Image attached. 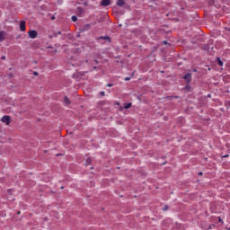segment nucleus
<instances>
[{"label":"nucleus","instance_id":"c9c22d12","mask_svg":"<svg viewBox=\"0 0 230 230\" xmlns=\"http://www.w3.org/2000/svg\"><path fill=\"white\" fill-rule=\"evenodd\" d=\"M229 230V229H228Z\"/></svg>","mask_w":230,"mask_h":230},{"label":"nucleus","instance_id":"1a4fd4ad","mask_svg":"<svg viewBox=\"0 0 230 230\" xmlns=\"http://www.w3.org/2000/svg\"><path fill=\"white\" fill-rule=\"evenodd\" d=\"M101 5L102 6H109V5H111V1H102Z\"/></svg>","mask_w":230,"mask_h":230},{"label":"nucleus","instance_id":"a211bd4d","mask_svg":"<svg viewBox=\"0 0 230 230\" xmlns=\"http://www.w3.org/2000/svg\"><path fill=\"white\" fill-rule=\"evenodd\" d=\"M100 95H101V96H105V92H101V93H100Z\"/></svg>","mask_w":230,"mask_h":230},{"label":"nucleus","instance_id":"f3484780","mask_svg":"<svg viewBox=\"0 0 230 230\" xmlns=\"http://www.w3.org/2000/svg\"><path fill=\"white\" fill-rule=\"evenodd\" d=\"M33 75L34 76H39V73L38 72H33Z\"/></svg>","mask_w":230,"mask_h":230},{"label":"nucleus","instance_id":"f03ea898","mask_svg":"<svg viewBox=\"0 0 230 230\" xmlns=\"http://www.w3.org/2000/svg\"><path fill=\"white\" fill-rule=\"evenodd\" d=\"M28 35L30 39H37V35H39V33L37 32V31H29Z\"/></svg>","mask_w":230,"mask_h":230},{"label":"nucleus","instance_id":"bb28decb","mask_svg":"<svg viewBox=\"0 0 230 230\" xmlns=\"http://www.w3.org/2000/svg\"><path fill=\"white\" fill-rule=\"evenodd\" d=\"M199 175H202V172H199Z\"/></svg>","mask_w":230,"mask_h":230},{"label":"nucleus","instance_id":"cd10ccee","mask_svg":"<svg viewBox=\"0 0 230 230\" xmlns=\"http://www.w3.org/2000/svg\"><path fill=\"white\" fill-rule=\"evenodd\" d=\"M94 62H95L96 64H98V60H95Z\"/></svg>","mask_w":230,"mask_h":230},{"label":"nucleus","instance_id":"b1692460","mask_svg":"<svg viewBox=\"0 0 230 230\" xmlns=\"http://www.w3.org/2000/svg\"><path fill=\"white\" fill-rule=\"evenodd\" d=\"M51 21H55V16H52V17H51Z\"/></svg>","mask_w":230,"mask_h":230},{"label":"nucleus","instance_id":"ddd939ff","mask_svg":"<svg viewBox=\"0 0 230 230\" xmlns=\"http://www.w3.org/2000/svg\"><path fill=\"white\" fill-rule=\"evenodd\" d=\"M72 21H73V22H76V21H78V17H76V16H72Z\"/></svg>","mask_w":230,"mask_h":230},{"label":"nucleus","instance_id":"aec40b11","mask_svg":"<svg viewBox=\"0 0 230 230\" xmlns=\"http://www.w3.org/2000/svg\"><path fill=\"white\" fill-rule=\"evenodd\" d=\"M224 159H226V157H229V155H225L222 156Z\"/></svg>","mask_w":230,"mask_h":230},{"label":"nucleus","instance_id":"72a5a7b5","mask_svg":"<svg viewBox=\"0 0 230 230\" xmlns=\"http://www.w3.org/2000/svg\"><path fill=\"white\" fill-rule=\"evenodd\" d=\"M57 155H60V154H58Z\"/></svg>","mask_w":230,"mask_h":230},{"label":"nucleus","instance_id":"a878e982","mask_svg":"<svg viewBox=\"0 0 230 230\" xmlns=\"http://www.w3.org/2000/svg\"><path fill=\"white\" fill-rule=\"evenodd\" d=\"M84 6H87V2H84Z\"/></svg>","mask_w":230,"mask_h":230},{"label":"nucleus","instance_id":"dca6fc26","mask_svg":"<svg viewBox=\"0 0 230 230\" xmlns=\"http://www.w3.org/2000/svg\"><path fill=\"white\" fill-rule=\"evenodd\" d=\"M164 211H168V206H167V205H165V206L164 207Z\"/></svg>","mask_w":230,"mask_h":230},{"label":"nucleus","instance_id":"20e7f679","mask_svg":"<svg viewBox=\"0 0 230 230\" xmlns=\"http://www.w3.org/2000/svg\"><path fill=\"white\" fill-rule=\"evenodd\" d=\"M20 30L22 31H26V22L25 21L20 22Z\"/></svg>","mask_w":230,"mask_h":230},{"label":"nucleus","instance_id":"2f4dec72","mask_svg":"<svg viewBox=\"0 0 230 230\" xmlns=\"http://www.w3.org/2000/svg\"><path fill=\"white\" fill-rule=\"evenodd\" d=\"M102 1H110V0H102Z\"/></svg>","mask_w":230,"mask_h":230},{"label":"nucleus","instance_id":"0eeeda50","mask_svg":"<svg viewBox=\"0 0 230 230\" xmlns=\"http://www.w3.org/2000/svg\"><path fill=\"white\" fill-rule=\"evenodd\" d=\"M117 6L128 8L127 4L125 3V1H119V2H117Z\"/></svg>","mask_w":230,"mask_h":230},{"label":"nucleus","instance_id":"c756f323","mask_svg":"<svg viewBox=\"0 0 230 230\" xmlns=\"http://www.w3.org/2000/svg\"><path fill=\"white\" fill-rule=\"evenodd\" d=\"M164 44H167V42H166V41H164Z\"/></svg>","mask_w":230,"mask_h":230},{"label":"nucleus","instance_id":"4468645a","mask_svg":"<svg viewBox=\"0 0 230 230\" xmlns=\"http://www.w3.org/2000/svg\"><path fill=\"white\" fill-rule=\"evenodd\" d=\"M86 162H87V164H91V163H93V160L91 158H87ZM87 164H86V166H87Z\"/></svg>","mask_w":230,"mask_h":230},{"label":"nucleus","instance_id":"f257e3e1","mask_svg":"<svg viewBox=\"0 0 230 230\" xmlns=\"http://www.w3.org/2000/svg\"><path fill=\"white\" fill-rule=\"evenodd\" d=\"M1 121H2L3 123H5V125H10L12 119H10V116L4 115V116L1 119Z\"/></svg>","mask_w":230,"mask_h":230},{"label":"nucleus","instance_id":"5701e85b","mask_svg":"<svg viewBox=\"0 0 230 230\" xmlns=\"http://www.w3.org/2000/svg\"><path fill=\"white\" fill-rule=\"evenodd\" d=\"M209 4H215V2L213 1L209 2Z\"/></svg>","mask_w":230,"mask_h":230},{"label":"nucleus","instance_id":"393cba45","mask_svg":"<svg viewBox=\"0 0 230 230\" xmlns=\"http://www.w3.org/2000/svg\"><path fill=\"white\" fill-rule=\"evenodd\" d=\"M61 34H62V32H61V31H58V35H61Z\"/></svg>","mask_w":230,"mask_h":230},{"label":"nucleus","instance_id":"6e6552de","mask_svg":"<svg viewBox=\"0 0 230 230\" xmlns=\"http://www.w3.org/2000/svg\"><path fill=\"white\" fill-rule=\"evenodd\" d=\"M64 103L66 105H71V101L69 100V98L67 96L64 97Z\"/></svg>","mask_w":230,"mask_h":230},{"label":"nucleus","instance_id":"f704fd0d","mask_svg":"<svg viewBox=\"0 0 230 230\" xmlns=\"http://www.w3.org/2000/svg\"><path fill=\"white\" fill-rule=\"evenodd\" d=\"M118 1H121V0H118Z\"/></svg>","mask_w":230,"mask_h":230},{"label":"nucleus","instance_id":"6ab92c4d","mask_svg":"<svg viewBox=\"0 0 230 230\" xmlns=\"http://www.w3.org/2000/svg\"><path fill=\"white\" fill-rule=\"evenodd\" d=\"M125 82H128V80H130V77H125Z\"/></svg>","mask_w":230,"mask_h":230},{"label":"nucleus","instance_id":"9b49d317","mask_svg":"<svg viewBox=\"0 0 230 230\" xmlns=\"http://www.w3.org/2000/svg\"><path fill=\"white\" fill-rule=\"evenodd\" d=\"M130 107H132V103L131 102L124 104V109H130Z\"/></svg>","mask_w":230,"mask_h":230},{"label":"nucleus","instance_id":"9d476101","mask_svg":"<svg viewBox=\"0 0 230 230\" xmlns=\"http://www.w3.org/2000/svg\"><path fill=\"white\" fill-rule=\"evenodd\" d=\"M98 39H102V40H108V42H111V37L109 36H101Z\"/></svg>","mask_w":230,"mask_h":230},{"label":"nucleus","instance_id":"7ed1b4c3","mask_svg":"<svg viewBox=\"0 0 230 230\" xmlns=\"http://www.w3.org/2000/svg\"><path fill=\"white\" fill-rule=\"evenodd\" d=\"M76 13L79 17L85 14V11L82 7H77Z\"/></svg>","mask_w":230,"mask_h":230},{"label":"nucleus","instance_id":"f8f14e48","mask_svg":"<svg viewBox=\"0 0 230 230\" xmlns=\"http://www.w3.org/2000/svg\"><path fill=\"white\" fill-rule=\"evenodd\" d=\"M217 62L218 66H224V62L220 60V58H217Z\"/></svg>","mask_w":230,"mask_h":230},{"label":"nucleus","instance_id":"7c9ffc66","mask_svg":"<svg viewBox=\"0 0 230 230\" xmlns=\"http://www.w3.org/2000/svg\"><path fill=\"white\" fill-rule=\"evenodd\" d=\"M2 58H3V60H4V58H4V57H3Z\"/></svg>","mask_w":230,"mask_h":230},{"label":"nucleus","instance_id":"2eb2a0df","mask_svg":"<svg viewBox=\"0 0 230 230\" xmlns=\"http://www.w3.org/2000/svg\"><path fill=\"white\" fill-rule=\"evenodd\" d=\"M169 100H172V98H179V96H169V97H167Z\"/></svg>","mask_w":230,"mask_h":230},{"label":"nucleus","instance_id":"c85d7f7f","mask_svg":"<svg viewBox=\"0 0 230 230\" xmlns=\"http://www.w3.org/2000/svg\"><path fill=\"white\" fill-rule=\"evenodd\" d=\"M193 71H194L195 73H197V70H196V69H193Z\"/></svg>","mask_w":230,"mask_h":230},{"label":"nucleus","instance_id":"423d86ee","mask_svg":"<svg viewBox=\"0 0 230 230\" xmlns=\"http://www.w3.org/2000/svg\"><path fill=\"white\" fill-rule=\"evenodd\" d=\"M4 39H6V32H4V31H0V42H3V40H4Z\"/></svg>","mask_w":230,"mask_h":230},{"label":"nucleus","instance_id":"412c9836","mask_svg":"<svg viewBox=\"0 0 230 230\" xmlns=\"http://www.w3.org/2000/svg\"><path fill=\"white\" fill-rule=\"evenodd\" d=\"M107 87H112V84H108Z\"/></svg>","mask_w":230,"mask_h":230},{"label":"nucleus","instance_id":"4be33fe9","mask_svg":"<svg viewBox=\"0 0 230 230\" xmlns=\"http://www.w3.org/2000/svg\"><path fill=\"white\" fill-rule=\"evenodd\" d=\"M218 221L224 223V221L220 217H218Z\"/></svg>","mask_w":230,"mask_h":230},{"label":"nucleus","instance_id":"473e14b6","mask_svg":"<svg viewBox=\"0 0 230 230\" xmlns=\"http://www.w3.org/2000/svg\"><path fill=\"white\" fill-rule=\"evenodd\" d=\"M114 8H115V9H117L118 7H117V6H115Z\"/></svg>","mask_w":230,"mask_h":230},{"label":"nucleus","instance_id":"39448f33","mask_svg":"<svg viewBox=\"0 0 230 230\" xmlns=\"http://www.w3.org/2000/svg\"><path fill=\"white\" fill-rule=\"evenodd\" d=\"M183 79L185 80L186 84H190L191 82V74H187L183 76Z\"/></svg>","mask_w":230,"mask_h":230}]
</instances>
